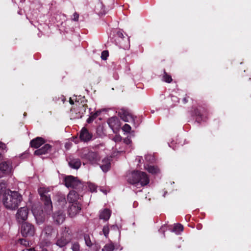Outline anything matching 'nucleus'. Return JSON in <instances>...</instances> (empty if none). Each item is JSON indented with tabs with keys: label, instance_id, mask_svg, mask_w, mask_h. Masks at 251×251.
I'll use <instances>...</instances> for the list:
<instances>
[{
	"label": "nucleus",
	"instance_id": "nucleus-1",
	"mask_svg": "<svg viewBox=\"0 0 251 251\" xmlns=\"http://www.w3.org/2000/svg\"><path fill=\"white\" fill-rule=\"evenodd\" d=\"M49 188L42 187L38 189V192L42 199L44 201V212L41 210V207H39V210L37 208H33L32 213L38 225L43 223L45 220V213L50 214L52 211V202L50 195Z\"/></svg>",
	"mask_w": 251,
	"mask_h": 251
},
{
	"label": "nucleus",
	"instance_id": "nucleus-2",
	"mask_svg": "<svg viewBox=\"0 0 251 251\" xmlns=\"http://www.w3.org/2000/svg\"><path fill=\"white\" fill-rule=\"evenodd\" d=\"M22 200V196L20 193L8 189L4 193L2 202L5 208L14 210L18 207Z\"/></svg>",
	"mask_w": 251,
	"mask_h": 251
},
{
	"label": "nucleus",
	"instance_id": "nucleus-3",
	"mask_svg": "<svg viewBox=\"0 0 251 251\" xmlns=\"http://www.w3.org/2000/svg\"><path fill=\"white\" fill-rule=\"evenodd\" d=\"M55 233V230L50 226H47L42 232L40 244L42 246L48 247L51 244L50 239Z\"/></svg>",
	"mask_w": 251,
	"mask_h": 251
},
{
	"label": "nucleus",
	"instance_id": "nucleus-4",
	"mask_svg": "<svg viewBox=\"0 0 251 251\" xmlns=\"http://www.w3.org/2000/svg\"><path fill=\"white\" fill-rule=\"evenodd\" d=\"M71 231L68 227H65L57 238L55 244L59 248L64 247L71 241Z\"/></svg>",
	"mask_w": 251,
	"mask_h": 251
},
{
	"label": "nucleus",
	"instance_id": "nucleus-5",
	"mask_svg": "<svg viewBox=\"0 0 251 251\" xmlns=\"http://www.w3.org/2000/svg\"><path fill=\"white\" fill-rule=\"evenodd\" d=\"M64 183L67 188L79 189L82 187V184L76 177L72 176H68L64 178Z\"/></svg>",
	"mask_w": 251,
	"mask_h": 251
},
{
	"label": "nucleus",
	"instance_id": "nucleus-6",
	"mask_svg": "<svg viewBox=\"0 0 251 251\" xmlns=\"http://www.w3.org/2000/svg\"><path fill=\"white\" fill-rule=\"evenodd\" d=\"M35 232V227L32 224L26 222L22 224L21 233L23 236H32Z\"/></svg>",
	"mask_w": 251,
	"mask_h": 251
},
{
	"label": "nucleus",
	"instance_id": "nucleus-7",
	"mask_svg": "<svg viewBox=\"0 0 251 251\" xmlns=\"http://www.w3.org/2000/svg\"><path fill=\"white\" fill-rule=\"evenodd\" d=\"M121 119L125 122H130L132 121L135 124V119L134 116L132 115L128 110L124 108H121L117 112Z\"/></svg>",
	"mask_w": 251,
	"mask_h": 251
},
{
	"label": "nucleus",
	"instance_id": "nucleus-8",
	"mask_svg": "<svg viewBox=\"0 0 251 251\" xmlns=\"http://www.w3.org/2000/svg\"><path fill=\"white\" fill-rule=\"evenodd\" d=\"M28 209L27 207H22L19 208L16 214V218L19 223H23L25 221L28 216Z\"/></svg>",
	"mask_w": 251,
	"mask_h": 251
},
{
	"label": "nucleus",
	"instance_id": "nucleus-9",
	"mask_svg": "<svg viewBox=\"0 0 251 251\" xmlns=\"http://www.w3.org/2000/svg\"><path fill=\"white\" fill-rule=\"evenodd\" d=\"M81 157L92 164L96 163L100 159L98 153L93 151H88L87 153L83 154Z\"/></svg>",
	"mask_w": 251,
	"mask_h": 251
},
{
	"label": "nucleus",
	"instance_id": "nucleus-10",
	"mask_svg": "<svg viewBox=\"0 0 251 251\" xmlns=\"http://www.w3.org/2000/svg\"><path fill=\"white\" fill-rule=\"evenodd\" d=\"M139 171H133L127 173L126 175V179L128 183L132 185H135L138 186L139 181Z\"/></svg>",
	"mask_w": 251,
	"mask_h": 251
},
{
	"label": "nucleus",
	"instance_id": "nucleus-11",
	"mask_svg": "<svg viewBox=\"0 0 251 251\" xmlns=\"http://www.w3.org/2000/svg\"><path fill=\"white\" fill-rule=\"evenodd\" d=\"M107 123L114 132L115 129H118L121 126L120 121L117 117L115 116L109 118Z\"/></svg>",
	"mask_w": 251,
	"mask_h": 251
},
{
	"label": "nucleus",
	"instance_id": "nucleus-12",
	"mask_svg": "<svg viewBox=\"0 0 251 251\" xmlns=\"http://www.w3.org/2000/svg\"><path fill=\"white\" fill-rule=\"evenodd\" d=\"M139 181L138 183V186L140 185L141 186H145L147 185L150 182V179L148 175L142 171H139Z\"/></svg>",
	"mask_w": 251,
	"mask_h": 251
},
{
	"label": "nucleus",
	"instance_id": "nucleus-13",
	"mask_svg": "<svg viewBox=\"0 0 251 251\" xmlns=\"http://www.w3.org/2000/svg\"><path fill=\"white\" fill-rule=\"evenodd\" d=\"M81 210V205L79 203L72 204L69 206L68 213L70 217H73L77 214Z\"/></svg>",
	"mask_w": 251,
	"mask_h": 251
},
{
	"label": "nucleus",
	"instance_id": "nucleus-14",
	"mask_svg": "<svg viewBox=\"0 0 251 251\" xmlns=\"http://www.w3.org/2000/svg\"><path fill=\"white\" fill-rule=\"evenodd\" d=\"M79 138L84 142H88L91 140L92 134L89 132L87 128L83 127L80 132Z\"/></svg>",
	"mask_w": 251,
	"mask_h": 251
},
{
	"label": "nucleus",
	"instance_id": "nucleus-15",
	"mask_svg": "<svg viewBox=\"0 0 251 251\" xmlns=\"http://www.w3.org/2000/svg\"><path fill=\"white\" fill-rule=\"evenodd\" d=\"M0 170L6 174L10 173L12 170L11 161H7L1 163L0 164Z\"/></svg>",
	"mask_w": 251,
	"mask_h": 251
},
{
	"label": "nucleus",
	"instance_id": "nucleus-16",
	"mask_svg": "<svg viewBox=\"0 0 251 251\" xmlns=\"http://www.w3.org/2000/svg\"><path fill=\"white\" fill-rule=\"evenodd\" d=\"M51 148V146L49 144H46L41 148L36 150L34 151V154L37 155H41L49 153Z\"/></svg>",
	"mask_w": 251,
	"mask_h": 251
},
{
	"label": "nucleus",
	"instance_id": "nucleus-17",
	"mask_svg": "<svg viewBox=\"0 0 251 251\" xmlns=\"http://www.w3.org/2000/svg\"><path fill=\"white\" fill-rule=\"evenodd\" d=\"M53 219L56 224H61L65 220V214L62 211H59L53 214Z\"/></svg>",
	"mask_w": 251,
	"mask_h": 251
},
{
	"label": "nucleus",
	"instance_id": "nucleus-18",
	"mask_svg": "<svg viewBox=\"0 0 251 251\" xmlns=\"http://www.w3.org/2000/svg\"><path fill=\"white\" fill-rule=\"evenodd\" d=\"M79 199V196L76 192L75 191H71L69 192L67 196L68 201L70 203L74 204L75 203H78L77 200Z\"/></svg>",
	"mask_w": 251,
	"mask_h": 251
},
{
	"label": "nucleus",
	"instance_id": "nucleus-19",
	"mask_svg": "<svg viewBox=\"0 0 251 251\" xmlns=\"http://www.w3.org/2000/svg\"><path fill=\"white\" fill-rule=\"evenodd\" d=\"M103 172H107L110 167V160L108 157H105L102 160V164L100 166Z\"/></svg>",
	"mask_w": 251,
	"mask_h": 251
},
{
	"label": "nucleus",
	"instance_id": "nucleus-20",
	"mask_svg": "<svg viewBox=\"0 0 251 251\" xmlns=\"http://www.w3.org/2000/svg\"><path fill=\"white\" fill-rule=\"evenodd\" d=\"M116 43L120 48L124 50L128 49L129 47V41L128 38H125L124 40L116 41Z\"/></svg>",
	"mask_w": 251,
	"mask_h": 251
},
{
	"label": "nucleus",
	"instance_id": "nucleus-21",
	"mask_svg": "<svg viewBox=\"0 0 251 251\" xmlns=\"http://www.w3.org/2000/svg\"><path fill=\"white\" fill-rule=\"evenodd\" d=\"M144 168L149 173H151L152 175L157 174L159 173L160 171L157 167L150 164H145Z\"/></svg>",
	"mask_w": 251,
	"mask_h": 251
},
{
	"label": "nucleus",
	"instance_id": "nucleus-22",
	"mask_svg": "<svg viewBox=\"0 0 251 251\" xmlns=\"http://www.w3.org/2000/svg\"><path fill=\"white\" fill-rule=\"evenodd\" d=\"M44 143V139L41 137H37L30 141V145L32 147L35 148H39L42 144Z\"/></svg>",
	"mask_w": 251,
	"mask_h": 251
},
{
	"label": "nucleus",
	"instance_id": "nucleus-23",
	"mask_svg": "<svg viewBox=\"0 0 251 251\" xmlns=\"http://www.w3.org/2000/svg\"><path fill=\"white\" fill-rule=\"evenodd\" d=\"M111 215V211L108 209H104L100 212V218L104 221H107Z\"/></svg>",
	"mask_w": 251,
	"mask_h": 251
},
{
	"label": "nucleus",
	"instance_id": "nucleus-24",
	"mask_svg": "<svg viewBox=\"0 0 251 251\" xmlns=\"http://www.w3.org/2000/svg\"><path fill=\"white\" fill-rule=\"evenodd\" d=\"M70 166L74 169H78L80 165V160L78 158H75L71 159L69 162Z\"/></svg>",
	"mask_w": 251,
	"mask_h": 251
},
{
	"label": "nucleus",
	"instance_id": "nucleus-25",
	"mask_svg": "<svg viewBox=\"0 0 251 251\" xmlns=\"http://www.w3.org/2000/svg\"><path fill=\"white\" fill-rule=\"evenodd\" d=\"M183 230V227L182 225L177 224L174 225V228L172 231L175 232L176 234L179 235Z\"/></svg>",
	"mask_w": 251,
	"mask_h": 251
},
{
	"label": "nucleus",
	"instance_id": "nucleus-26",
	"mask_svg": "<svg viewBox=\"0 0 251 251\" xmlns=\"http://www.w3.org/2000/svg\"><path fill=\"white\" fill-rule=\"evenodd\" d=\"M84 239L85 241V245L89 248H91L94 245L93 242L91 241L90 236L88 234L84 235Z\"/></svg>",
	"mask_w": 251,
	"mask_h": 251
},
{
	"label": "nucleus",
	"instance_id": "nucleus-27",
	"mask_svg": "<svg viewBox=\"0 0 251 251\" xmlns=\"http://www.w3.org/2000/svg\"><path fill=\"white\" fill-rule=\"evenodd\" d=\"M115 247L112 244H106L102 249V251H114Z\"/></svg>",
	"mask_w": 251,
	"mask_h": 251
},
{
	"label": "nucleus",
	"instance_id": "nucleus-28",
	"mask_svg": "<svg viewBox=\"0 0 251 251\" xmlns=\"http://www.w3.org/2000/svg\"><path fill=\"white\" fill-rule=\"evenodd\" d=\"M80 245L78 242H73L71 244V249L73 251H80Z\"/></svg>",
	"mask_w": 251,
	"mask_h": 251
},
{
	"label": "nucleus",
	"instance_id": "nucleus-29",
	"mask_svg": "<svg viewBox=\"0 0 251 251\" xmlns=\"http://www.w3.org/2000/svg\"><path fill=\"white\" fill-rule=\"evenodd\" d=\"M162 80L164 82L170 83L172 81V78L171 76L168 75L165 72L163 76Z\"/></svg>",
	"mask_w": 251,
	"mask_h": 251
},
{
	"label": "nucleus",
	"instance_id": "nucleus-30",
	"mask_svg": "<svg viewBox=\"0 0 251 251\" xmlns=\"http://www.w3.org/2000/svg\"><path fill=\"white\" fill-rule=\"evenodd\" d=\"M145 159L146 161L149 163H152L155 160L154 157L151 154H147L145 155Z\"/></svg>",
	"mask_w": 251,
	"mask_h": 251
},
{
	"label": "nucleus",
	"instance_id": "nucleus-31",
	"mask_svg": "<svg viewBox=\"0 0 251 251\" xmlns=\"http://www.w3.org/2000/svg\"><path fill=\"white\" fill-rule=\"evenodd\" d=\"M6 190V185L3 182H0V196L3 192H5Z\"/></svg>",
	"mask_w": 251,
	"mask_h": 251
},
{
	"label": "nucleus",
	"instance_id": "nucleus-32",
	"mask_svg": "<svg viewBox=\"0 0 251 251\" xmlns=\"http://www.w3.org/2000/svg\"><path fill=\"white\" fill-rule=\"evenodd\" d=\"M109 227L107 226H103L102 229V232L105 237H107L109 234Z\"/></svg>",
	"mask_w": 251,
	"mask_h": 251
},
{
	"label": "nucleus",
	"instance_id": "nucleus-33",
	"mask_svg": "<svg viewBox=\"0 0 251 251\" xmlns=\"http://www.w3.org/2000/svg\"><path fill=\"white\" fill-rule=\"evenodd\" d=\"M131 126L128 124H125V125L122 127V130L126 132L129 133L131 130Z\"/></svg>",
	"mask_w": 251,
	"mask_h": 251
},
{
	"label": "nucleus",
	"instance_id": "nucleus-34",
	"mask_svg": "<svg viewBox=\"0 0 251 251\" xmlns=\"http://www.w3.org/2000/svg\"><path fill=\"white\" fill-rule=\"evenodd\" d=\"M18 243L21 245H23L25 247L29 246V242L26 241L25 239H20L18 240Z\"/></svg>",
	"mask_w": 251,
	"mask_h": 251
},
{
	"label": "nucleus",
	"instance_id": "nucleus-35",
	"mask_svg": "<svg viewBox=\"0 0 251 251\" xmlns=\"http://www.w3.org/2000/svg\"><path fill=\"white\" fill-rule=\"evenodd\" d=\"M117 38L116 39V41L124 40V39L126 38L121 31H118L117 33Z\"/></svg>",
	"mask_w": 251,
	"mask_h": 251
},
{
	"label": "nucleus",
	"instance_id": "nucleus-36",
	"mask_svg": "<svg viewBox=\"0 0 251 251\" xmlns=\"http://www.w3.org/2000/svg\"><path fill=\"white\" fill-rule=\"evenodd\" d=\"M108 56V52L107 50H104L101 52V58L102 60H105Z\"/></svg>",
	"mask_w": 251,
	"mask_h": 251
},
{
	"label": "nucleus",
	"instance_id": "nucleus-37",
	"mask_svg": "<svg viewBox=\"0 0 251 251\" xmlns=\"http://www.w3.org/2000/svg\"><path fill=\"white\" fill-rule=\"evenodd\" d=\"M134 118L135 119V124L132 121H130V122L133 123L134 126L136 127L140 125L141 121L137 117H134Z\"/></svg>",
	"mask_w": 251,
	"mask_h": 251
},
{
	"label": "nucleus",
	"instance_id": "nucleus-38",
	"mask_svg": "<svg viewBox=\"0 0 251 251\" xmlns=\"http://www.w3.org/2000/svg\"><path fill=\"white\" fill-rule=\"evenodd\" d=\"M89 188L91 192H94L96 190V186L93 184H90Z\"/></svg>",
	"mask_w": 251,
	"mask_h": 251
},
{
	"label": "nucleus",
	"instance_id": "nucleus-39",
	"mask_svg": "<svg viewBox=\"0 0 251 251\" xmlns=\"http://www.w3.org/2000/svg\"><path fill=\"white\" fill-rule=\"evenodd\" d=\"M122 139V138L120 136V135H116L114 138H113V140L117 142H119Z\"/></svg>",
	"mask_w": 251,
	"mask_h": 251
},
{
	"label": "nucleus",
	"instance_id": "nucleus-40",
	"mask_svg": "<svg viewBox=\"0 0 251 251\" xmlns=\"http://www.w3.org/2000/svg\"><path fill=\"white\" fill-rule=\"evenodd\" d=\"M79 15L77 13H75L73 15V20L75 21H77L78 20Z\"/></svg>",
	"mask_w": 251,
	"mask_h": 251
},
{
	"label": "nucleus",
	"instance_id": "nucleus-41",
	"mask_svg": "<svg viewBox=\"0 0 251 251\" xmlns=\"http://www.w3.org/2000/svg\"><path fill=\"white\" fill-rule=\"evenodd\" d=\"M100 114V112L97 111L96 112H95L94 114H91V116L92 117H93V119L94 120L95 118H96V117L97 116H98Z\"/></svg>",
	"mask_w": 251,
	"mask_h": 251
},
{
	"label": "nucleus",
	"instance_id": "nucleus-42",
	"mask_svg": "<svg viewBox=\"0 0 251 251\" xmlns=\"http://www.w3.org/2000/svg\"><path fill=\"white\" fill-rule=\"evenodd\" d=\"M166 229V227L165 225L162 226L161 227V228L159 229V232H162L164 234Z\"/></svg>",
	"mask_w": 251,
	"mask_h": 251
},
{
	"label": "nucleus",
	"instance_id": "nucleus-43",
	"mask_svg": "<svg viewBox=\"0 0 251 251\" xmlns=\"http://www.w3.org/2000/svg\"><path fill=\"white\" fill-rule=\"evenodd\" d=\"M196 115L197 116V117L196 118L197 121H198V122H200V119L201 118L202 115L199 112H198L197 111L196 112Z\"/></svg>",
	"mask_w": 251,
	"mask_h": 251
},
{
	"label": "nucleus",
	"instance_id": "nucleus-44",
	"mask_svg": "<svg viewBox=\"0 0 251 251\" xmlns=\"http://www.w3.org/2000/svg\"><path fill=\"white\" fill-rule=\"evenodd\" d=\"M6 148V147L5 144L0 142V149H1L2 150H5Z\"/></svg>",
	"mask_w": 251,
	"mask_h": 251
},
{
	"label": "nucleus",
	"instance_id": "nucleus-45",
	"mask_svg": "<svg viewBox=\"0 0 251 251\" xmlns=\"http://www.w3.org/2000/svg\"><path fill=\"white\" fill-rule=\"evenodd\" d=\"M93 118L90 116V117L87 120V123H90L91 122H92L94 120Z\"/></svg>",
	"mask_w": 251,
	"mask_h": 251
},
{
	"label": "nucleus",
	"instance_id": "nucleus-46",
	"mask_svg": "<svg viewBox=\"0 0 251 251\" xmlns=\"http://www.w3.org/2000/svg\"><path fill=\"white\" fill-rule=\"evenodd\" d=\"M23 251H36L33 248H30V249H26L25 250H24Z\"/></svg>",
	"mask_w": 251,
	"mask_h": 251
},
{
	"label": "nucleus",
	"instance_id": "nucleus-47",
	"mask_svg": "<svg viewBox=\"0 0 251 251\" xmlns=\"http://www.w3.org/2000/svg\"><path fill=\"white\" fill-rule=\"evenodd\" d=\"M142 156H138V157L136 158V160H138V161L139 163H140V162H141V160H142Z\"/></svg>",
	"mask_w": 251,
	"mask_h": 251
},
{
	"label": "nucleus",
	"instance_id": "nucleus-48",
	"mask_svg": "<svg viewBox=\"0 0 251 251\" xmlns=\"http://www.w3.org/2000/svg\"><path fill=\"white\" fill-rule=\"evenodd\" d=\"M183 101L184 103H186L187 102V100L186 98L183 99Z\"/></svg>",
	"mask_w": 251,
	"mask_h": 251
},
{
	"label": "nucleus",
	"instance_id": "nucleus-49",
	"mask_svg": "<svg viewBox=\"0 0 251 251\" xmlns=\"http://www.w3.org/2000/svg\"><path fill=\"white\" fill-rule=\"evenodd\" d=\"M70 104H74L73 100H72V99H71V98H70Z\"/></svg>",
	"mask_w": 251,
	"mask_h": 251
},
{
	"label": "nucleus",
	"instance_id": "nucleus-50",
	"mask_svg": "<svg viewBox=\"0 0 251 251\" xmlns=\"http://www.w3.org/2000/svg\"><path fill=\"white\" fill-rule=\"evenodd\" d=\"M96 250H99V249H100V246H97L96 245Z\"/></svg>",
	"mask_w": 251,
	"mask_h": 251
},
{
	"label": "nucleus",
	"instance_id": "nucleus-51",
	"mask_svg": "<svg viewBox=\"0 0 251 251\" xmlns=\"http://www.w3.org/2000/svg\"><path fill=\"white\" fill-rule=\"evenodd\" d=\"M42 251H47L46 249H44L42 250Z\"/></svg>",
	"mask_w": 251,
	"mask_h": 251
},
{
	"label": "nucleus",
	"instance_id": "nucleus-52",
	"mask_svg": "<svg viewBox=\"0 0 251 251\" xmlns=\"http://www.w3.org/2000/svg\"><path fill=\"white\" fill-rule=\"evenodd\" d=\"M173 98L174 99H177V98L176 97H173Z\"/></svg>",
	"mask_w": 251,
	"mask_h": 251
},
{
	"label": "nucleus",
	"instance_id": "nucleus-53",
	"mask_svg": "<svg viewBox=\"0 0 251 251\" xmlns=\"http://www.w3.org/2000/svg\"><path fill=\"white\" fill-rule=\"evenodd\" d=\"M63 202H65V199L64 198H63Z\"/></svg>",
	"mask_w": 251,
	"mask_h": 251
},
{
	"label": "nucleus",
	"instance_id": "nucleus-54",
	"mask_svg": "<svg viewBox=\"0 0 251 251\" xmlns=\"http://www.w3.org/2000/svg\"><path fill=\"white\" fill-rule=\"evenodd\" d=\"M103 193H105V194H106V193L105 191H103Z\"/></svg>",
	"mask_w": 251,
	"mask_h": 251
},
{
	"label": "nucleus",
	"instance_id": "nucleus-55",
	"mask_svg": "<svg viewBox=\"0 0 251 251\" xmlns=\"http://www.w3.org/2000/svg\"><path fill=\"white\" fill-rule=\"evenodd\" d=\"M166 193H167V192H165V193H164V196H165V195L166 194Z\"/></svg>",
	"mask_w": 251,
	"mask_h": 251
}]
</instances>
